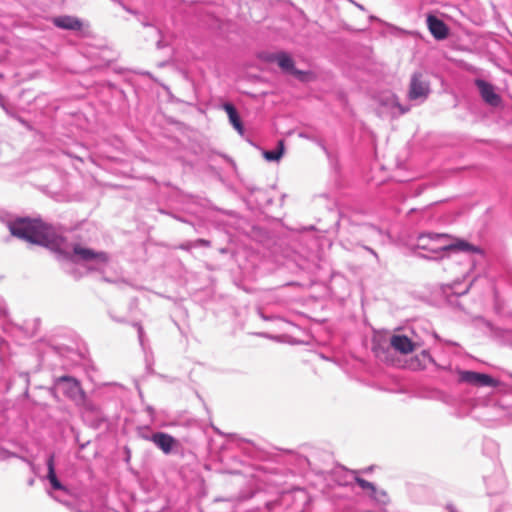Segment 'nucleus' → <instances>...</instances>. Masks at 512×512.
Masks as SVG:
<instances>
[{"label": "nucleus", "mask_w": 512, "mask_h": 512, "mask_svg": "<svg viewBox=\"0 0 512 512\" xmlns=\"http://www.w3.org/2000/svg\"><path fill=\"white\" fill-rule=\"evenodd\" d=\"M8 228L13 236L53 251L61 269L75 280L82 277V273L75 266L77 263L88 264L89 270L103 271L110 259L106 252L95 251L78 243L69 245L62 237L50 236L42 222L36 219L18 218L8 222Z\"/></svg>", "instance_id": "nucleus-1"}, {"label": "nucleus", "mask_w": 512, "mask_h": 512, "mask_svg": "<svg viewBox=\"0 0 512 512\" xmlns=\"http://www.w3.org/2000/svg\"><path fill=\"white\" fill-rule=\"evenodd\" d=\"M418 246L421 249L430 251L435 258L442 257L448 252L481 253V249L465 240L452 242L448 235L439 233H423L418 237Z\"/></svg>", "instance_id": "nucleus-2"}, {"label": "nucleus", "mask_w": 512, "mask_h": 512, "mask_svg": "<svg viewBox=\"0 0 512 512\" xmlns=\"http://www.w3.org/2000/svg\"><path fill=\"white\" fill-rule=\"evenodd\" d=\"M431 93L430 82L424 73L417 71L411 75L407 97L417 104L424 103Z\"/></svg>", "instance_id": "nucleus-3"}, {"label": "nucleus", "mask_w": 512, "mask_h": 512, "mask_svg": "<svg viewBox=\"0 0 512 512\" xmlns=\"http://www.w3.org/2000/svg\"><path fill=\"white\" fill-rule=\"evenodd\" d=\"M56 389L74 402H82L85 399L80 382L71 376H61L55 382Z\"/></svg>", "instance_id": "nucleus-4"}, {"label": "nucleus", "mask_w": 512, "mask_h": 512, "mask_svg": "<svg viewBox=\"0 0 512 512\" xmlns=\"http://www.w3.org/2000/svg\"><path fill=\"white\" fill-rule=\"evenodd\" d=\"M458 381L475 387H492L498 389L499 382L488 374L471 370H459Z\"/></svg>", "instance_id": "nucleus-5"}, {"label": "nucleus", "mask_w": 512, "mask_h": 512, "mask_svg": "<svg viewBox=\"0 0 512 512\" xmlns=\"http://www.w3.org/2000/svg\"><path fill=\"white\" fill-rule=\"evenodd\" d=\"M145 440L151 441L158 447L164 454H171L174 449L179 445L178 441L168 433L155 432L152 435L141 434Z\"/></svg>", "instance_id": "nucleus-6"}, {"label": "nucleus", "mask_w": 512, "mask_h": 512, "mask_svg": "<svg viewBox=\"0 0 512 512\" xmlns=\"http://www.w3.org/2000/svg\"><path fill=\"white\" fill-rule=\"evenodd\" d=\"M482 99L489 105L497 107L501 103V97L495 92L494 86L482 79L475 82Z\"/></svg>", "instance_id": "nucleus-7"}, {"label": "nucleus", "mask_w": 512, "mask_h": 512, "mask_svg": "<svg viewBox=\"0 0 512 512\" xmlns=\"http://www.w3.org/2000/svg\"><path fill=\"white\" fill-rule=\"evenodd\" d=\"M427 26L432 36L437 40H444L449 35V29L445 22L435 15H428Z\"/></svg>", "instance_id": "nucleus-8"}, {"label": "nucleus", "mask_w": 512, "mask_h": 512, "mask_svg": "<svg viewBox=\"0 0 512 512\" xmlns=\"http://www.w3.org/2000/svg\"><path fill=\"white\" fill-rule=\"evenodd\" d=\"M390 344L395 351L401 354L411 353L416 348V344L409 337L402 334L393 335Z\"/></svg>", "instance_id": "nucleus-9"}, {"label": "nucleus", "mask_w": 512, "mask_h": 512, "mask_svg": "<svg viewBox=\"0 0 512 512\" xmlns=\"http://www.w3.org/2000/svg\"><path fill=\"white\" fill-rule=\"evenodd\" d=\"M46 465H47V469H48L47 480L49 481L51 487L54 490H60V491L67 492L68 489L66 488V486H64L61 483V481L58 479V477L56 475V471H55V456H54V454H50L47 457Z\"/></svg>", "instance_id": "nucleus-10"}, {"label": "nucleus", "mask_w": 512, "mask_h": 512, "mask_svg": "<svg viewBox=\"0 0 512 512\" xmlns=\"http://www.w3.org/2000/svg\"><path fill=\"white\" fill-rule=\"evenodd\" d=\"M53 23L56 27L65 30L77 31L82 28V22L80 21V19L74 16H59L54 18Z\"/></svg>", "instance_id": "nucleus-11"}, {"label": "nucleus", "mask_w": 512, "mask_h": 512, "mask_svg": "<svg viewBox=\"0 0 512 512\" xmlns=\"http://www.w3.org/2000/svg\"><path fill=\"white\" fill-rule=\"evenodd\" d=\"M268 60L271 62H277L279 67L287 73H291L292 70H294V61L291 58L290 55H288L286 52H277L274 54H271L268 57Z\"/></svg>", "instance_id": "nucleus-12"}, {"label": "nucleus", "mask_w": 512, "mask_h": 512, "mask_svg": "<svg viewBox=\"0 0 512 512\" xmlns=\"http://www.w3.org/2000/svg\"><path fill=\"white\" fill-rule=\"evenodd\" d=\"M223 108L226 111V113L229 117V121H230L231 125L234 127V129L238 133L243 134L244 127H243L240 115H239L237 109L235 108V106L231 103H225L223 105Z\"/></svg>", "instance_id": "nucleus-13"}, {"label": "nucleus", "mask_w": 512, "mask_h": 512, "mask_svg": "<svg viewBox=\"0 0 512 512\" xmlns=\"http://www.w3.org/2000/svg\"><path fill=\"white\" fill-rule=\"evenodd\" d=\"M333 477L338 485L347 486L354 481L355 475L353 472L348 471L343 467H339L333 471Z\"/></svg>", "instance_id": "nucleus-14"}, {"label": "nucleus", "mask_w": 512, "mask_h": 512, "mask_svg": "<svg viewBox=\"0 0 512 512\" xmlns=\"http://www.w3.org/2000/svg\"><path fill=\"white\" fill-rule=\"evenodd\" d=\"M284 154V141L279 140L277 143L276 148L272 150H264L262 155L265 158V160L269 162H276L281 159V157Z\"/></svg>", "instance_id": "nucleus-15"}, {"label": "nucleus", "mask_w": 512, "mask_h": 512, "mask_svg": "<svg viewBox=\"0 0 512 512\" xmlns=\"http://www.w3.org/2000/svg\"><path fill=\"white\" fill-rule=\"evenodd\" d=\"M354 481L358 484V486L361 489H363L365 491H369L370 496L374 497V495L376 493V487L373 483H371L363 478H360L356 475H355Z\"/></svg>", "instance_id": "nucleus-16"}, {"label": "nucleus", "mask_w": 512, "mask_h": 512, "mask_svg": "<svg viewBox=\"0 0 512 512\" xmlns=\"http://www.w3.org/2000/svg\"><path fill=\"white\" fill-rule=\"evenodd\" d=\"M10 458H20L21 460L28 462L26 458L18 456L16 453L10 452L6 448L0 446V461H5Z\"/></svg>", "instance_id": "nucleus-17"}, {"label": "nucleus", "mask_w": 512, "mask_h": 512, "mask_svg": "<svg viewBox=\"0 0 512 512\" xmlns=\"http://www.w3.org/2000/svg\"><path fill=\"white\" fill-rule=\"evenodd\" d=\"M421 358L423 359V365L426 366L427 363H432L433 358L431 354L427 350H423L420 354Z\"/></svg>", "instance_id": "nucleus-18"}, {"label": "nucleus", "mask_w": 512, "mask_h": 512, "mask_svg": "<svg viewBox=\"0 0 512 512\" xmlns=\"http://www.w3.org/2000/svg\"><path fill=\"white\" fill-rule=\"evenodd\" d=\"M290 74L294 75L295 77H297L298 79L303 81V80H305V76L307 75V72L299 70L294 67V70H292Z\"/></svg>", "instance_id": "nucleus-19"}, {"label": "nucleus", "mask_w": 512, "mask_h": 512, "mask_svg": "<svg viewBox=\"0 0 512 512\" xmlns=\"http://www.w3.org/2000/svg\"><path fill=\"white\" fill-rule=\"evenodd\" d=\"M211 242L206 239H197L193 241V247L203 246V247H210Z\"/></svg>", "instance_id": "nucleus-20"}, {"label": "nucleus", "mask_w": 512, "mask_h": 512, "mask_svg": "<svg viewBox=\"0 0 512 512\" xmlns=\"http://www.w3.org/2000/svg\"><path fill=\"white\" fill-rule=\"evenodd\" d=\"M135 326L137 327V331H138V338H139V341H140V344L143 346V342H144V330H143V327L136 323Z\"/></svg>", "instance_id": "nucleus-21"}, {"label": "nucleus", "mask_w": 512, "mask_h": 512, "mask_svg": "<svg viewBox=\"0 0 512 512\" xmlns=\"http://www.w3.org/2000/svg\"><path fill=\"white\" fill-rule=\"evenodd\" d=\"M55 499L57 501H59L60 503H62L63 505H65L68 509H70L72 512L75 511V509H77V507L72 503V502H69V501H62L58 498L55 497Z\"/></svg>", "instance_id": "nucleus-22"}, {"label": "nucleus", "mask_w": 512, "mask_h": 512, "mask_svg": "<svg viewBox=\"0 0 512 512\" xmlns=\"http://www.w3.org/2000/svg\"><path fill=\"white\" fill-rule=\"evenodd\" d=\"M192 247H193V242H187V243L182 244V245L180 246V248H181V249H183V250H189V249H191Z\"/></svg>", "instance_id": "nucleus-23"}, {"label": "nucleus", "mask_w": 512, "mask_h": 512, "mask_svg": "<svg viewBox=\"0 0 512 512\" xmlns=\"http://www.w3.org/2000/svg\"><path fill=\"white\" fill-rule=\"evenodd\" d=\"M470 287H471V283H470V284H468V285L465 287V289H464V290H462L461 292H458L457 290H456L455 292H456V293H458V294H465V293H467V292L469 291Z\"/></svg>", "instance_id": "nucleus-24"}, {"label": "nucleus", "mask_w": 512, "mask_h": 512, "mask_svg": "<svg viewBox=\"0 0 512 512\" xmlns=\"http://www.w3.org/2000/svg\"><path fill=\"white\" fill-rule=\"evenodd\" d=\"M366 250H368L371 254H373L375 257H377V253L372 249V248H369V247H365Z\"/></svg>", "instance_id": "nucleus-25"}, {"label": "nucleus", "mask_w": 512, "mask_h": 512, "mask_svg": "<svg viewBox=\"0 0 512 512\" xmlns=\"http://www.w3.org/2000/svg\"><path fill=\"white\" fill-rule=\"evenodd\" d=\"M490 401H491V402H493V403H498V402H499V400H498V398H497L496 394H494V395H493V397L491 398V400H490Z\"/></svg>", "instance_id": "nucleus-26"}, {"label": "nucleus", "mask_w": 512, "mask_h": 512, "mask_svg": "<svg viewBox=\"0 0 512 512\" xmlns=\"http://www.w3.org/2000/svg\"><path fill=\"white\" fill-rule=\"evenodd\" d=\"M2 108L6 111L7 114H9V110L8 108L5 106V104L3 102L0 103Z\"/></svg>", "instance_id": "nucleus-27"}, {"label": "nucleus", "mask_w": 512, "mask_h": 512, "mask_svg": "<svg viewBox=\"0 0 512 512\" xmlns=\"http://www.w3.org/2000/svg\"><path fill=\"white\" fill-rule=\"evenodd\" d=\"M400 110H401V113L404 114L409 111V108L408 107L407 108L400 107Z\"/></svg>", "instance_id": "nucleus-28"}, {"label": "nucleus", "mask_w": 512, "mask_h": 512, "mask_svg": "<svg viewBox=\"0 0 512 512\" xmlns=\"http://www.w3.org/2000/svg\"><path fill=\"white\" fill-rule=\"evenodd\" d=\"M157 48H159V49H160V48H162V41H161V40H159V41L157 42Z\"/></svg>", "instance_id": "nucleus-29"}, {"label": "nucleus", "mask_w": 512, "mask_h": 512, "mask_svg": "<svg viewBox=\"0 0 512 512\" xmlns=\"http://www.w3.org/2000/svg\"><path fill=\"white\" fill-rule=\"evenodd\" d=\"M19 121H20L22 124L26 125L25 120H22V119H20V118H19Z\"/></svg>", "instance_id": "nucleus-30"}, {"label": "nucleus", "mask_w": 512, "mask_h": 512, "mask_svg": "<svg viewBox=\"0 0 512 512\" xmlns=\"http://www.w3.org/2000/svg\"><path fill=\"white\" fill-rule=\"evenodd\" d=\"M33 483H34V480H33V479H31V480L29 481V485H33Z\"/></svg>", "instance_id": "nucleus-31"}, {"label": "nucleus", "mask_w": 512, "mask_h": 512, "mask_svg": "<svg viewBox=\"0 0 512 512\" xmlns=\"http://www.w3.org/2000/svg\"><path fill=\"white\" fill-rule=\"evenodd\" d=\"M2 77V74H0V78Z\"/></svg>", "instance_id": "nucleus-32"}]
</instances>
